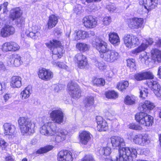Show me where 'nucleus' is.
I'll return each instance as SVG.
<instances>
[{"label": "nucleus", "instance_id": "obj_54", "mask_svg": "<svg viewBox=\"0 0 161 161\" xmlns=\"http://www.w3.org/2000/svg\"><path fill=\"white\" fill-rule=\"evenodd\" d=\"M143 72H140L136 74L134 78L137 80H144Z\"/></svg>", "mask_w": 161, "mask_h": 161}, {"label": "nucleus", "instance_id": "obj_46", "mask_svg": "<svg viewBox=\"0 0 161 161\" xmlns=\"http://www.w3.org/2000/svg\"><path fill=\"white\" fill-rule=\"evenodd\" d=\"M81 161H96L94 156L92 154L86 155L82 159Z\"/></svg>", "mask_w": 161, "mask_h": 161}, {"label": "nucleus", "instance_id": "obj_37", "mask_svg": "<svg viewBox=\"0 0 161 161\" xmlns=\"http://www.w3.org/2000/svg\"><path fill=\"white\" fill-rule=\"evenodd\" d=\"M105 95L107 98L109 99H115L118 97V93L114 91H108L105 93Z\"/></svg>", "mask_w": 161, "mask_h": 161}, {"label": "nucleus", "instance_id": "obj_8", "mask_svg": "<svg viewBox=\"0 0 161 161\" xmlns=\"http://www.w3.org/2000/svg\"><path fill=\"white\" fill-rule=\"evenodd\" d=\"M123 40L125 46L128 48L134 47L139 44L138 37L132 35H125L124 37Z\"/></svg>", "mask_w": 161, "mask_h": 161}, {"label": "nucleus", "instance_id": "obj_38", "mask_svg": "<svg viewBox=\"0 0 161 161\" xmlns=\"http://www.w3.org/2000/svg\"><path fill=\"white\" fill-rule=\"evenodd\" d=\"M93 62L95 65L101 71H103L106 68V66L103 63L99 62L97 59L94 60Z\"/></svg>", "mask_w": 161, "mask_h": 161}, {"label": "nucleus", "instance_id": "obj_47", "mask_svg": "<svg viewBox=\"0 0 161 161\" xmlns=\"http://www.w3.org/2000/svg\"><path fill=\"white\" fill-rule=\"evenodd\" d=\"M88 64L86 58L84 60L81 61L78 64V67L80 69H83L87 66Z\"/></svg>", "mask_w": 161, "mask_h": 161}, {"label": "nucleus", "instance_id": "obj_60", "mask_svg": "<svg viewBox=\"0 0 161 161\" xmlns=\"http://www.w3.org/2000/svg\"><path fill=\"white\" fill-rule=\"evenodd\" d=\"M14 64L16 67L19 66L20 65V57L19 56L15 58Z\"/></svg>", "mask_w": 161, "mask_h": 161}, {"label": "nucleus", "instance_id": "obj_36", "mask_svg": "<svg viewBox=\"0 0 161 161\" xmlns=\"http://www.w3.org/2000/svg\"><path fill=\"white\" fill-rule=\"evenodd\" d=\"M135 97L134 96H127L125 98V103L127 105H132L135 103Z\"/></svg>", "mask_w": 161, "mask_h": 161}, {"label": "nucleus", "instance_id": "obj_56", "mask_svg": "<svg viewBox=\"0 0 161 161\" xmlns=\"http://www.w3.org/2000/svg\"><path fill=\"white\" fill-rule=\"evenodd\" d=\"M8 5V2H5L3 3V4H1L0 5V11L2 9V7H3V13H6L8 11L7 6Z\"/></svg>", "mask_w": 161, "mask_h": 161}, {"label": "nucleus", "instance_id": "obj_30", "mask_svg": "<svg viewBox=\"0 0 161 161\" xmlns=\"http://www.w3.org/2000/svg\"><path fill=\"white\" fill-rule=\"evenodd\" d=\"M84 102L85 106L86 108H91L94 103V98L92 96L86 97Z\"/></svg>", "mask_w": 161, "mask_h": 161}, {"label": "nucleus", "instance_id": "obj_23", "mask_svg": "<svg viewBox=\"0 0 161 161\" xmlns=\"http://www.w3.org/2000/svg\"><path fill=\"white\" fill-rule=\"evenodd\" d=\"M111 143L113 147H120L125 144L123 139L119 136H113L110 138Z\"/></svg>", "mask_w": 161, "mask_h": 161}, {"label": "nucleus", "instance_id": "obj_41", "mask_svg": "<svg viewBox=\"0 0 161 161\" xmlns=\"http://www.w3.org/2000/svg\"><path fill=\"white\" fill-rule=\"evenodd\" d=\"M111 18L109 16H106L102 20L101 22L102 26H106L108 25L111 22Z\"/></svg>", "mask_w": 161, "mask_h": 161}, {"label": "nucleus", "instance_id": "obj_5", "mask_svg": "<svg viewBox=\"0 0 161 161\" xmlns=\"http://www.w3.org/2000/svg\"><path fill=\"white\" fill-rule=\"evenodd\" d=\"M46 46L52 52L53 54L59 58L61 57L62 55L64 52V51L61 46V42L58 41L53 39L45 43Z\"/></svg>", "mask_w": 161, "mask_h": 161}, {"label": "nucleus", "instance_id": "obj_31", "mask_svg": "<svg viewBox=\"0 0 161 161\" xmlns=\"http://www.w3.org/2000/svg\"><path fill=\"white\" fill-rule=\"evenodd\" d=\"M53 148V146L52 145H47L38 149L36 151V154H42L45 153L52 150Z\"/></svg>", "mask_w": 161, "mask_h": 161}, {"label": "nucleus", "instance_id": "obj_55", "mask_svg": "<svg viewBox=\"0 0 161 161\" xmlns=\"http://www.w3.org/2000/svg\"><path fill=\"white\" fill-rule=\"evenodd\" d=\"M82 6L80 4L76 5L74 9V11L77 14H80L82 12Z\"/></svg>", "mask_w": 161, "mask_h": 161}, {"label": "nucleus", "instance_id": "obj_18", "mask_svg": "<svg viewBox=\"0 0 161 161\" xmlns=\"http://www.w3.org/2000/svg\"><path fill=\"white\" fill-rule=\"evenodd\" d=\"M92 136L89 132L84 130L79 133V139L80 142L83 145H86L91 139Z\"/></svg>", "mask_w": 161, "mask_h": 161}, {"label": "nucleus", "instance_id": "obj_20", "mask_svg": "<svg viewBox=\"0 0 161 161\" xmlns=\"http://www.w3.org/2000/svg\"><path fill=\"white\" fill-rule=\"evenodd\" d=\"M15 32L14 28L12 26L6 25L1 31V35L3 37H8L13 35Z\"/></svg>", "mask_w": 161, "mask_h": 161}, {"label": "nucleus", "instance_id": "obj_2", "mask_svg": "<svg viewBox=\"0 0 161 161\" xmlns=\"http://www.w3.org/2000/svg\"><path fill=\"white\" fill-rule=\"evenodd\" d=\"M56 124L54 122H49L45 123L40 128L42 134L46 136H51V142L58 143L65 139L68 132L65 130L59 129L56 131Z\"/></svg>", "mask_w": 161, "mask_h": 161}, {"label": "nucleus", "instance_id": "obj_25", "mask_svg": "<svg viewBox=\"0 0 161 161\" xmlns=\"http://www.w3.org/2000/svg\"><path fill=\"white\" fill-rule=\"evenodd\" d=\"M152 59L155 62H161V51L157 48L152 49L151 51Z\"/></svg>", "mask_w": 161, "mask_h": 161}, {"label": "nucleus", "instance_id": "obj_33", "mask_svg": "<svg viewBox=\"0 0 161 161\" xmlns=\"http://www.w3.org/2000/svg\"><path fill=\"white\" fill-rule=\"evenodd\" d=\"M76 47L80 51L85 52L88 50L89 46L86 44L79 42L76 44Z\"/></svg>", "mask_w": 161, "mask_h": 161}, {"label": "nucleus", "instance_id": "obj_53", "mask_svg": "<svg viewBox=\"0 0 161 161\" xmlns=\"http://www.w3.org/2000/svg\"><path fill=\"white\" fill-rule=\"evenodd\" d=\"M8 145V143L3 139L0 138V147L2 150H5Z\"/></svg>", "mask_w": 161, "mask_h": 161}, {"label": "nucleus", "instance_id": "obj_14", "mask_svg": "<svg viewBox=\"0 0 161 161\" xmlns=\"http://www.w3.org/2000/svg\"><path fill=\"white\" fill-rule=\"evenodd\" d=\"M82 22L84 26L87 28H94L97 24V20L91 16L84 17L82 19Z\"/></svg>", "mask_w": 161, "mask_h": 161}, {"label": "nucleus", "instance_id": "obj_50", "mask_svg": "<svg viewBox=\"0 0 161 161\" xmlns=\"http://www.w3.org/2000/svg\"><path fill=\"white\" fill-rule=\"evenodd\" d=\"M106 8L109 12L112 13L114 12L116 9V7L113 3H109L107 5Z\"/></svg>", "mask_w": 161, "mask_h": 161}, {"label": "nucleus", "instance_id": "obj_7", "mask_svg": "<svg viewBox=\"0 0 161 161\" xmlns=\"http://www.w3.org/2000/svg\"><path fill=\"white\" fill-rule=\"evenodd\" d=\"M131 139L135 144L142 146L147 145L150 142V138L147 134L136 135L133 136Z\"/></svg>", "mask_w": 161, "mask_h": 161}, {"label": "nucleus", "instance_id": "obj_48", "mask_svg": "<svg viewBox=\"0 0 161 161\" xmlns=\"http://www.w3.org/2000/svg\"><path fill=\"white\" fill-rule=\"evenodd\" d=\"M144 80L152 79L153 78V75L152 73L150 71L143 72Z\"/></svg>", "mask_w": 161, "mask_h": 161}, {"label": "nucleus", "instance_id": "obj_24", "mask_svg": "<svg viewBox=\"0 0 161 161\" xmlns=\"http://www.w3.org/2000/svg\"><path fill=\"white\" fill-rule=\"evenodd\" d=\"M58 20V18L57 16L54 14L50 15L48 17L47 24L48 29H51L54 27L57 24Z\"/></svg>", "mask_w": 161, "mask_h": 161}, {"label": "nucleus", "instance_id": "obj_42", "mask_svg": "<svg viewBox=\"0 0 161 161\" xmlns=\"http://www.w3.org/2000/svg\"><path fill=\"white\" fill-rule=\"evenodd\" d=\"M86 58L85 56L81 53L76 54L74 58L75 61L77 64L82 60H84Z\"/></svg>", "mask_w": 161, "mask_h": 161}, {"label": "nucleus", "instance_id": "obj_15", "mask_svg": "<svg viewBox=\"0 0 161 161\" xmlns=\"http://www.w3.org/2000/svg\"><path fill=\"white\" fill-rule=\"evenodd\" d=\"M73 159L72 153L66 150L60 151L57 155L58 161H72Z\"/></svg>", "mask_w": 161, "mask_h": 161}, {"label": "nucleus", "instance_id": "obj_59", "mask_svg": "<svg viewBox=\"0 0 161 161\" xmlns=\"http://www.w3.org/2000/svg\"><path fill=\"white\" fill-rule=\"evenodd\" d=\"M11 45L13 48L12 51H16L19 49V46L16 43L11 42Z\"/></svg>", "mask_w": 161, "mask_h": 161}, {"label": "nucleus", "instance_id": "obj_21", "mask_svg": "<svg viewBox=\"0 0 161 161\" xmlns=\"http://www.w3.org/2000/svg\"><path fill=\"white\" fill-rule=\"evenodd\" d=\"M3 128L5 135L14 136L16 132L15 127L14 125L6 123L3 125Z\"/></svg>", "mask_w": 161, "mask_h": 161}, {"label": "nucleus", "instance_id": "obj_40", "mask_svg": "<svg viewBox=\"0 0 161 161\" xmlns=\"http://www.w3.org/2000/svg\"><path fill=\"white\" fill-rule=\"evenodd\" d=\"M2 49L3 51H12V47L11 42H6L2 46Z\"/></svg>", "mask_w": 161, "mask_h": 161}, {"label": "nucleus", "instance_id": "obj_3", "mask_svg": "<svg viewBox=\"0 0 161 161\" xmlns=\"http://www.w3.org/2000/svg\"><path fill=\"white\" fill-rule=\"evenodd\" d=\"M118 157L113 156L106 159V161H131L136 157L137 151L134 147H123L119 150Z\"/></svg>", "mask_w": 161, "mask_h": 161}, {"label": "nucleus", "instance_id": "obj_4", "mask_svg": "<svg viewBox=\"0 0 161 161\" xmlns=\"http://www.w3.org/2000/svg\"><path fill=\"white\" fill-rule=\"evenodd\" d=\"M154 107V104L148 101H145L144 102L140 103L138 108L140 112L137 113L135 115L136 121L142 125L143 123H144L146 117L149 115L147 113L153 109Z\"/></svg>", "mask_w": 161, "mask_h": 161}, {"label": "nucleus", "instance_id": "obj_26", "mask_svg": "<svg viewBox=\"0 0 161 161\" xmlns=\"http://www.w3.org/2000/svg\"><path fill=\"white\" fill-rule=\"evenodd\" d=\"M153 39L151 38L144 39L141 45L138 47L141 52L145 51L148 47L149 45H151L153 43Z\"/></svg>", "mask_w": 161, "mask_h": 161}, {"label": "nucleus", "instance_id": "obj_57", "mask_svg": "<svg viewBox=\"0 0 161 161\" xmlns=\"http://www.w3.org/2000/svg\"><path fill=\"white\" fill-rule=\"evenodd\" d=\"M142 52L138 47L137 48L133 50L131 52V54L133 55H138L139 53Z\"/></svg>", "mask_w": 161, "mask_h": 161}, {"label": "nucleus", "instance_id": "obj_52", "mask_svg": "<svg viewBox=\"0 0 161 161\" xmlns=\"http://www.w3.org/2000/svg\"><path fill=\"white\" fill-rule=\"evenodd\" d=\"M148 93L147 89L142 88L140 91V97L143 98H145L147 96Z\"/></svg>", "mask_w": 161, "mask_h": 161}, {"label": "nucleus", "instance_id": "obj_44", "mask_svg": "<svg viewBox=\"0 0 161 161\" xmlns=\"http://www.w3.org/2000/svg\"><path fill=\"white\" fill-rule=\"evenodd\" d=\"M111 148L108 147H104L100 151V153L105 155H108L111 153Z\"/></svg>", "mask_w": 161, "mask_h": 161}, {"label": "nucleus", "instance_id": "obj_29", "mask_svg": "<svg viewBox=\"0 0 161 161\" xmlns=\"http://www.w3.org/2000/svg\"><path fill=\"white\" fill-rule=\"evenodd\" d=\"M11 86L14 88L20 87V80L19 77L18 76H14L11 78Z\"/></svg>", "mask_w": 161, "mask_h": 161}, {"label": "nucleus", "instance_id": "obj_27", "mask_svg": "<svg viewBox=\"0 0 161 161\" xmlns=\"http://www.w3.org/2000/svg\"><path fill=\"white\" fill-rule=\"evenodd\" d=\"M20 16V8H17L11 10L9 17L12 20L19 18Z\"/></svg>", "mask_w": 161, "mask_h": 161}, {"label": "nucleus", "instance_id": "obj_49", "mask_svg": "<svg viewBox=\"0 0 161 161\" xmlns=\"http://www.w3.org/2000/svg\"><path fill=\"white\" fill-rule=\"evenodd\" d=\"M148 58V56L147 55V53L146 52H144L142 53L139 56V58L141 59L142 62L143 63H145L146 61L147 60Z\"/></svg>", "mask_w": 161, "mask_h": 161}, {"label": "nucleus", "instance_id": "obj_35", "mask_svg": "<svg viewBox=\"0 0 161 161\" xmlns=\"http://www.w3.org/2000/svg\"><path fill=\"white\" fill-rule=\"evenodd\" d=\"M129 86V83L127 81L120 82L117 85V88L119 90L122 91L126 89Z\"/></svg>", "mask_w": 161, "mask_h": 161}, {"label": "nucleus", "instance_id": "obj_1", "mask_svg": "<svg viewBox=\"0 0 161 161\" xmlns=\"http://www.w3.org/2000/svg\"><path fill=\"white\" fill-rule=\"evenodd\" d=\"M92 45L100 53V57L108 63L115 62L119 58V53L114 50H109L108 43L101 39L96 38Z\"/></svg>", "mask_w": 161, "mask_h": 161}, {"label": "nucleus", "instance_id": "obj_9", "mask_svg": "<svg viewBox=\"0 0 161 161\" xmlns=\"http://www.w3.org/2000/svg\"><path fill=\"white\" fill-rule=\"evenodd\" d=\"M67 88L71 96L74 99H77L81 96V91L78 85L75 83L71 81L67 85Z\"/></svg>", "mask_w": 161, "mask_h": 161}, {"label": "nucleus", "instance_id": "obj_34", "mask_svg": "<svg viewBox=\"0 0 161 161\" xmlns=\"http://www.w3.org/2000/svg\"><path fill=\"white\" fill-rule=\"evenodd\" d=\"M144 121V123H143L141 125L147 127L150 126L152 125L153 123V118L152 116L149 114L147 117H146Z\"/></svg>", "mask_w": 161, "mask_h": 161}, {"label": "nucleus", "instance_id": "obj_12", "mask_svg": "<svg viewBox=\"0 0 161 161\" xmlns=\"http://www.w3.org/2000/svg\"><path fill=\"white\" fill-rule=\"evenodd\" d=\"M39 77L42 80L48 81L52 79L54 76L53 72L49 69L41 68L38 72Z\"/></svg>", "mask_w": 161, "mask_h": 161}, {"label": "nucleus", "instance_id": "obj_51", "mask_svg": "<svg viewBox=\"0 0 161 161\" xmlns=\"http://www.w3.org/2000/svg\"><path fill=\"white\" fill-rule=\"evenodd\" d=\"M84 39L93 36L95 34L94 32L92 31H84Z\"/></svg>", "mask_w": 161, "mask_h": 161}, {"label": "nucleus", "instance_id": "obj_10", "mask_svg": "<svg viewBox=\"0 0 161 161\" xmlns=\"http://www.w3.org/2000/svg\"><path fill=\"white\" fill-rule=\"evenodd\" d=\"M50 117L53 122L60 124L64 120V114L60 108L53 109L50 113Z\"/></svg>", "mask_w": 161, "mask_h": 161}, {"label": "nucleus", "instance_id": "obj_43", "mask_svg": "<svg viewBox=\"0 0 161 161\" xmlns=\"http://www.w3.org/2000/svg\"><path fill=\"white\" fill-rule=\"evenodd\" d=\"M128 127L130 129L135 130H141L143 129L142 127L140 125L134 123L130 124L128 125Z\"/></svg>", "mask_w": 161, "mask_h": 161}, {"label": "nucleus", "instance_id": "obj_63", "mask_svg": "<svg viewBox=\"0 0 161 161\" xmlns=\"http://www.w3.org/2000/svg\"><path fill=\"white\" fill-rule=\"evenodd\" d=\"M156 45L157 47H161V39H158L156 42Z\"/></svg>", "mask_w": 161, "mask_h": 161}, {"label": "nucleus", "instance_id": "obj_13", "mask_svg": "<svg viewBox=\"0 0 161 161\" xmlns=\"http://www.w3.org/2000/svg\"><path fill=\"white\" fill-rule=\"evenodd\" d=\"M143 23V19L141 18L134 17L128 20V26L132 29H138L142 27Z\"/></svg>", "mask_w": 161, "mask_h": 161}, {"label": "nucleus", "instance_id": "obj_11", "mask_svg": "<svg viewBox=\"0 0 161 161\" xmlns=\"http://www.w3.org/2000/svg\"><path fill=\"white\" fill-rule=\"evenodd\" d=\"M147 85L153 92L158 99L161 100V86L158 82L153 80H149Z\"/></svg>", "mask_w": 161, "mask_h": 161}, {"label": "nucleus", "instance_id": "obj_58", "mask_svg": "<svg viewBox=\"0 0 161 161\" xmlns=\"http://www.w3.org/2000/svg\"><path fill=\"white\" fill-rule=\"evenodd\" d=\"M55 64H56L57 66L62 69H66L67 67V66L65 64L62 62H55L54 63V65H55Z\"/></svg>", "mask_w": 161, "mask_h": 161}, {"label": "nucleus", "instance_id": "obj_39", "mask_svg": "<svg viewBox=\"0 0 161 161\" xmlns=\"http://www.w3.org/2000/svg\"><path fill=\"white\" fill-rule=\"evenodd\" d=\"M127 66L132 71L136 69V61L134 59H129L127 60Z\"/></svg>", "mask_w": 161, "mask_h": 161}, {"label": "nucleus", "instance_id": "obj_62", "mask_svg": "<svg viewBox=\"0 0 161 161\" xmlns=\"http://www.w3.org/2000/svg\"><path fill=\"white\" fill-rule=\"evenodd\" d=\"M11 97V95L7 93L3 96L4 100L5 102H6Z\"/></svg>", "mask_w": 161, "mask_h": 161}, {"label": "nucleus", "instance_id": "obj_16", "mask_svg": "<svg viewBox=\"0 0 161 161\" xmlns=\"http://www.w3.org/2000/svg\"><path fill=\"white\" fill-rule=\"evenodd\" d=\"M158 3V0H141L140 4L143 5L148 11H150L156 8Z\"/></svg>", "mask_w": 161, "mask_h": 161}, {"label": "nucleus", "instance_id": "obj_64", "mask_svg": "<svg viewBox=\"0 0 161 161\" xmlns=\"http://www.w3.org/2000/svg\"><path fill=\"white\" fill-rule=\"evenodd\" d=\"M158 75L159 76V77L161 79V66H160L158 68Z\"/></svg>", "mask_w": 161, "mask_h": 161}, {"label": "nucleus", "instance_id": "obj_22", "mask_svg": "<svg viewBox=\"0 0 161 161\" xmlns=\"http://www.w3.org/2000/svg\"><path fill=\"white\" fill-rule=\"evenodd\" d=\"M109 41L115 46H118L120 43V40L119 36L116 32H110L108 35Z\"/></svg>", "mask_w": 161, "mask_h": 161}, {"label": "nucleus", "instance_id": "obj_17", "mask_svg": "<svg viewBox=\"0 0 161 161\" xmlns=\"http://www.w3.org/2000/svg\"><path fill=\"white\" fill-rule=\"evenodd\" d=\"M39 28L36 26H32L31 28H29L28 30H26L25 34L27 36L34 39H36L41 34L39 32Z\"/></svg>", "mask_w": 161, "mask_h": 161}, {"label": "nucleus", "instance_id": "obj_28", "mask_svg": "<svg viewBox=\"0 0 161 161\" xmlns=\"http://www.w3.org/2000/svg\"><path fill=\"white\" fill-rule=\"evenodd\" d=\"M84 31H75L72 35V39L74 40H78L80 39H84Z\"/></svg>", "mask_w": 161, "mask_h": 161}, {"label": "nucleus", "instance_id": "obj_45", "mask_svg": "<svg viewBox=\"0 0 161 161\" xmlns=\"http://www.w3.org/2000/svg\"><path fill=\"white\" fill-rule=\"evenodd\" d=\"M94 83L97 86H103L105 84V81L102 78L96 79L94 80Z\"/></svg>", "mask_w": 161, "mask_h": 161}, {"label": "nucleus", "instance_id": "obj_6", "mask_svg": "<svg viewBox=\"0 0 161 161\" xmlns=\"http://www.w3.org/2000/svg\"><path fill=\"white\" fill-rule=\"evenodd\" d=\"M35 125L29 122L27 117H21V132L23 135H30L34 132Z\"/></svg>", "mask_w": 161, "mask_h": 161}, {"label": "nucleus", "instance_id": "obj_19", "mask_svg": "<svg viewBox=\"0 0 161 161\" xmlns=\"http://www.w3.org/2000/svg\"><path fill=\"white\" fill-rule=\"evenodd\" d=\"M96 121L97 124V129L99 131H106L108 129V125L107 122L103 120V118L100 116H97Z\"/></svg>", "mask_w": 161, "mask_h": 161}, {"label": "nucleus", "instance_id": "obj_32", "mask_svg": "<svg viewBox=\"0 0 161 161\" xmlns=\"http://www.w3.org/2000/svg\"><path fill=\"white\" fill-rule=\"evenodd\" d=\"M32 92V88L31 86H28L26 87L21 93L22 99H26L29 97Z\"/></svg>", "mask_w": 161, "mask_h": 161}, {"label": "nucleus", "instance_id": "obj_61", "mask_svg": "<svg viewBox=\"0 0 161 161\" xmlns=\"http://www.w3.org/2000/svg\"><path fill=\"white\" fill-rule=\"evenodd\" d=\"M5 161H15L11 156H9L5 158Z\"/></svg>", "mask_w": 161, "mask_h": 161}]
</instances>
